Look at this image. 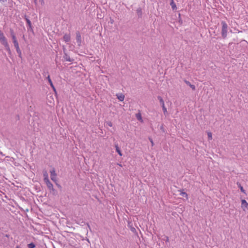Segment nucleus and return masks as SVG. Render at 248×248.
<instances>
[{
  "mask_svg": "<svg viewBox=\"0 0 248 248\" xmlns=\"http://www.w3.org/2000/svg\"><path fill=\"white\" fill-rule=\"evenodd\" d=\"M222 30L221 35L223 38H225L227 35L228 25L225 21L221 22Z\"/></svg>",
  "mask_w": 248,
  "mask_h": 248,
  "instance_id": "1",
  "label": "nucleus"
},
{
  "mask_svg": "<svg viewBox=\"0 0 248 248\" xmlns=\"http://www.w3.org/2000/svg\"><path fill=\"white\" fill-rule=\"evenodd\" d=\"M50 177L51 179L54 182H56L57 181V174L55 172V170L54 169H53L52 170H50Z\"/></svg>",
  "mask_w": 248,
  "mask_h": 248,
  "instance_id": "2",
  "label": "nucleus"
},
{
  "mask_svg": "<svg viewBox=\"0 0 248 248\" xmlns=\"http://www.w3.org/2000/svg\"><path fill=\"white\" fill-rule=\"evenodd\" d=\"M241 208L243 211L248 210V203L244 199L241 200Z\"/></svg>",
  "mask_w": 248,
  "mask_h": 248,
  "instance_id": "3",
  "label": "nucleus"
},
{
  "mask_svg": "<svg viewBox=\"0 0 248 248\" xmlns=\"http://www.w3.org/2000/svg\"><path fill=\"white\" fill-rule=\"evenodd\" d=\"M14 46L16 48L17 52L19 54V55L20 56L21 55V52L20 51V49L19 48V45L18 43V42L17 40H15L13 41Z\"/></svg>",
  "mask_w": 248,
  "mask_h": 248,
  "instance_id": "4",
  "label": "nucleus"
},
{
  "mask_svg": "<svg viewBox=\"0 0 248 248\" xmlns=\"http://www.w3.org/2000/svg\"><path fill=\"white\" fill-rule=\"evenodd\" d=\"M76 40L78 46H80L81 43V35L79 32L76 33Z\"/></svg>",
  "mask_w": 248,
  "mask_h": 248,
  "instance_id": "5",
  "label": "nucleus"
},
{
  "mask_svg": "<svg viewBox=\"0 0 248 248\" xmlns=\"http://www.w3.org/2000/svg\"><path fill=\"white\" fill-rule=\"evenodd\" d=\"M137 119L140 122L143 123V121L142 118L141 114L140 112H139L136 114Z\"/></svg>",
  "mask_w": 248,
  "mask_h": 248,
  "instance_id": "6",
  "label": "nucleus"
},
{
  "mask_svg": "<svg viewBox=\"0 0 248 248\" xmlns=\"http://www.w3.org/2000/svg\"><path fill=\"white\" fill-rule=\"evenodd\" d=\"M47 187L50 189H53V185L51 184V183L49 181L45 182Z\"/></svg>",
  "mask_w": 248,
  "mask_h": 248,
  "instance_id": "7",
  "label": "nucleus"
},
{
  "mask_svg": "<svg viewBox=\"0 0 248 248\" xmlns=\"http://www.w3.org/2000/svg\"><path fill=\"white\" fill-rule=\"evenodd\" d=\"M63 40L65 42H68L70 40V36L69 34H65L63 36Z\"/></svg>",
  "mask_w": 248,
  "mask_h": 248,
  "instance_id": "8",
  "label": "nucleus"
},
{
  "mask_svg": "<svg viewBox=\"0 0 248 248\" xmlns=\"http://www.w3.org/2000/svg\"><path fill=\"white\" fill-rule=\"evenodd\" d=\"M117 98L120 101H123L124 98V95L122 93L117 95Z\"/></svg>",
  "mask_w": 248,
  "mask_h": 248,
  "instance_id": "9",
  "label": "nucleus"
},
{
  "mask_svg": "<svg viewBox=\"0 0 248 248\" xmlns=\"http://www.w3.org/2000/svg\"><path fill=\"white\" fill-rule=\"evenodd\" d=\"M44 181L45 182L49 181L48 174L46 171H45L44 173Z\"/></svg>",
  "mask_w": 248,
  "mask_h": 248,
  "instance_id": "10",
  "label": "nucleus"
},
{
  "mask_svg": "<svg viewBox=\"0 0 248 248\" xmlns=\"http://www.w3.org/2000/svg\"><path fill=\"white\" fill-rule=\"evenodd\" d=\"M115 148H116V152L118 153V154L120 155V156H122V152L119 148V147H118V145H115Z\"/></svg>",
  "mask_w": 248,
  "mask_h": 248,
  "instance_id": "11",
  "label": "nucleus"
},
{
  "mask_svg": "<svg viewBox=\"0 0 248 248\" xmlns=\"http://www.w3.org/2000/svg\"><path fill=\"white\" fill-rule=\"evenodd\" d=\"M180 195L184 197H185L187 200L188 199V195L187 194V193L183 191H180Z\"/></svg>",
  "mask_w": 248,
  "mask_h": 248,
  "instance_id": "12",
  "label": "nucleus"
},
{
  "mask_svg": "<svg viewBox=\"0 0 248 248\" xmlns=\"http://www.w3.org/2000/svg\"><path fill=\"white\" fill-rule=\"evenodd\" d=\"M157 98L159 100L160 104H161V106L165 105L164 101L163 98L161 96H158Z\"/></svg>",
  "mask_w": 248,
  "mask_h": 248,
  "instance_id": "13",
  "label": "nucleus"
},
{
  "mask_svg": "<svg viewBox=\"0 0 248 248\" xmlns=\"http://www.w3.org/2000/svg\"><path fill=\"white\" fill-rule=\"evenodd\" d=\"M170 5L173 10H175L176 9V6L175 4L174 3L173 0H171V2L170 3Z\"/></svg>",
  "mask_w": 248,
  "mask_h": 248,
  "instance_id": "14",
  "label": "nucleus"
},
{
  "mask_svg": "<svg viewBox=\"0 0 248 248\" xmlns=\"http://www.w3.org/2000/svg\"><path fill=\"white\" fill-rule=\"evenodd\" d=\"M207 136H208V139L209 140H212V133L210 132H208L207 133Z\"/></svg>",
  "mask_w": 248,
  "mask_h": 248,
  "instance_id": "15",
  "label": "nucleus"
},
{
  "mask_svg": "<svg viewBox=\"0 0 248 248\" xmlns=\"http://www.w3.org/2000/svg\"><path fill=\"white\" fill-rule=\"evenodd\" d=\"M28 247L29 248H34L35 247V245L33 243H31L28 245Z\"/></svg>",
  "mask_w": 248,
  "mask_h": 248,
  "instance_id": "16",
  "label": "nucleus"
},
{
  "mask_svg": "<svg viewBox=\"0 0 248 248\" xmlns=\"http://www.w3.org/2000/svg\"><path fill=\"white\" fill-rule=\"evenodd\" d=\"M11 36H12V38L13 39V41H14L15 40H17L16 37L15 36V34L14 33L13 31H12L11 32Z\"/></svg>",
  "mask_w": 248,
  "mask_h": 248,
  "instance_id": "17",
  "label": "nucleus"
},
{
  "mask_svg": "<svg viewBox=\"0 0 248 248\" xmlns=\"http://www.w3.org/2000/svg\"><path fill=\"white\" fill-rule=\"evenodd\" d=\"M162 109H163L164 113L165 114H166L167 113V108H166L165 105L162 106Z\"/></svg>",
  "mask_w": 248,
  "mask_h": 248,
  "instance_id": "18",
  "label": "nucleus"
},
{
  "mask_svg": "<svg viewBox=\"0 0 248 248\" xmlns=\"http://www.w3.org/2000/svg\"><path fill=\"white\" fill-rule=\"evenodd\" d=\"M26 21L27 22V24L28 25V26L31 28V21L27 18H26Z\"/></svg>",
  "mask_w": 248,
  "mask_h": 248,
  "instance_id": "19",
  "label": "nucleus"
},
{
  "mask_svg": "<svg viewBox=\"0 0 248 248\" xmlns=\"http://www.w3.org/2000/svg\"><path fill=\"white\" fill-rule=\"evenodd\" d=\"M239 187L241 190V191L242 192H243V193L245 194L246 193L245 190L244 189L243 186H241L240 184L239 185Z\"/></svg>",
  "mask_w": 248,
  "mask_h": 248,
  "instance_id": "20",
  "label": "nucleus"
},
{
  "mask_svg": "<svg viewBox=\"0 0 248 248\" xmlns=\"http://www.w3.org/2000/svg\"><path fill=\"white\" fill-rule=\"evenodd\" d=\"M49 84H50V85L51 87L52 88V89H53V91H54L55 92H56V89H55V87L54 86V85H53V83H52V82H50V83H49Z\"/></svg>",
  "mask_w": 248,
  "mask_h": 248,
  "instance_id": "21",
  "label": "nucleus"
},
{
  "mask_svg": "<svg viewBox=\"0 0 248 248\" xmlns=\"http://www.w3.org/2000/svg\"><path fill=\"white\" fill-rule=\"evenodd\" d=\"M49 84H50V85L51 87L52 88V89H53V91H54L55 92H56V89H55V87L54 86V85H53V83H52V82H50V83H49Z\"/></svg>",
  "mask_w": 248,
  "mask_h": 248,
  "instance_id": "22",
  "label": "nucleus"
},
{
  "mask_svg": "<svg viewBox=\"0 0 248 248\" xmlns=\"http://www.w3.org/2000/svg\"><path fill=\"white\" fill-rule=\"evenodd\" d=\"M49 84H50V85L51 87L52 88V89H53V91H54L55 92H56V89H55V87L54 86V85H53V83H52V82H50V83H49Z\"/></svg>",
  "mask_w": 248,
  "mask_h": 248,
  "instance_id": "23",
  "label": "nucleus"
},
{
  "mask_svg": "<svg viewBox=\"0 0 248 248\" xmlns=\"http://www.w3.org/2000/svg\"><path fill=\"white\" fill-rule=\"evenodd\" d=\"M49 84H50V85L51 87L52 88V89H53V91H54L55 92H56V89H55V87L54 86V85H53V83H52V82H50V83H49Z\"/></svg>",
  "mask_w": 248,
  "mask_h": 248,
  "instance_id": "24",
  "label": "nucleus"
},
{
  "mask_svg": "<svg viewBox=\"0 0 248 248\" xmlns=\"http://www.w3.org/2000/svg\"><path fill=\"white\" fill-rule=\"evenodd\" d=\"M49 84H50V85L51 87L52 88V89H53V91H54L55 92H56V89H55V87L54 86V85H53V83H52V82H50V83H49Z\"/></svg>",
  "mask_w": 248,
  "mask_h": 248,
  "instance_id": "25",
  "label": "nucleus"
},
{
  "mask_svg": "<svg viewBox=\"0 0 248 248\" xmlns=\"http://www.w3.org/2000/svg\"><path fill=\"white\" fill-rule=\"evenodd\" d=\"M189 87L193 90H195V85H192V84H191Z\"/></svg>",
  "mask_w": 248,
  "mask_h": 248,
  "instance_id": "26",
  "label": "nucleus"
},
{
  "mask_svg": "<svg viewBox=\"0 0 248 248\" xmlns=\"http://www.w3.org/2000/svg\"><path fill=\"white\" fill-rule=\"evenodd\" d=\"M185 82L189 86L191 84L190 82L187 80H185Z\"/></svg>",
  "mask_w": 248,
  "mask_h": 248,
  "instance_id": "27",
  "label": "nucleus"
},
{
  "mask_svg": "<svg viewBox=\"0 0 248 248\" xmlns=\"http://www.w3.org/2000/svg\"><path fill=\"white\" fill-rule=\"evenodd\" d=\"M47 79H48V81L49 83H50V82H52V81H51V79H50V76H49V75H48V77H47Z\"/></svg>",
  "mask_w": 248,
  "mask_h": 248,
  "instance_id": "28",
  "label": "nucleus"
},
{
  "mask_svg": "<svg viewBox=\"0 0 248 248\" xmlns=\"http://www.w3.org/2000/svg\"><path fill=\"white\" fill-rule=\"evenodd\" d=\"M108 126H109L110 127H111L112 126V124L111 122H108Z\"/></svg>",
  "mask_w": 248,
  "mask_h": 248,
  "instance_id": "29",
  "label": "nucleus"
},
{
  "mask_svg": "<svg viewBox=\"0 0 248 248\" xmlns=\"http://www.w3.org/2000/svg\"><path fill=\"white\" fill-rule=\"evenodd\" d=\"M150 141H151V143H152V146H153V145H154V142H153V141L152 139H150Z\"/></svg>",
  "mask_w": 248,
  "mask_h": 248,
  "instance_id": "30",
  "label": "nucleus"
},
{
  "mask_svg": "<svg viewBox=\"0 0 248 248\" xmlns=\"http://www.w3.org/2000/svg\"><path fill=\"white\" fill-rule=\"evenodd\" d=\"M39 1H40L41 4H43L44 2V0H39Z\"/></svg>",
  "mask_w": 248,
  "mask_h": 248,
  "instance_id": "31",
  "label": "nucleus"
},
{
  "mask_svg": "<svg viewBox=\"0 0 248 248\" xmlns=\"http://www.w3.org/2000/svg\"><path fill=\"white\" fill-rule=\"evenodd\" d=\"M117 165H119L121 167H122V165L121 164L118 163Z\"/></svg>",
  "mask_w": 248,
  "mask_h": 248,
  "instance_id": "32",
  "label": "nucleus"
},
{
  "mask_svg": "<svg viewBox=\"0 0 248 248\" xmlns=\"http://www.w3.org/2000/svg\"><path fill=\"white\" fill-rule=\"evenodd\" d=\"M66 61H69V62H71V60H70V59H66Z\"/></svg>",
  "mask_w": 248,
  "mask_h": 248,
  "instance_id": "33",
  "label": "nucleus"
},
{
  "mask_svg": "<svg viewBox=\"0 0 248 248\" xmlns=\"http://www.w3.org/2000/svg\"><path fill=\"white\" fill-rule=\"evenodd\" d=\"M34 0V2L36 3L37 0Z\"/></svg>",
  "mask_w": 248,
  "mask_h": 248,
  "instance_id": "34",
  "label": "nucleus"
},
{
  "mask_svg": "<svg viewBox=\"0 0 248 248\" xmlns=\"http://www.w3.org/2000/svg\"><path fill=\"white\" fill-rule=\"evenodd\" d=\"M16 248H19L18 247H16Z\"/></svg>",
  "mask_w": 248,
  "mask_h": 248,
  "instance_id": "35",
  "label": "nucleus"
}]
</instances>
